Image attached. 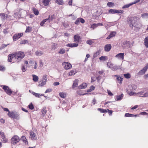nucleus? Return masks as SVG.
<instances>
[{
	"mask_svg": "<svg viewBox=\"0 0 148 148\" xmlns=\"http://www.w3.org/2000/svg\"><path fill=\"white\" fill-rule=\"evenodd\" d=\"M129 23H130V26L132 28H133L134 26L138 28H140L142 25L139 22L134 19L132 20V18Z\"/></svg>",
	"mask_w": 148,
	"mask_h": 148,
	"instance_id": "nucleus-1",
	"label": "nucleus"
},
{
	"mask_svg": "<svg viewBox=\"0 0 148 148\" xmlns=\"http://www.w3.org/2000/svg\"><path fill=\"white\" fill-rule=\"evenodd\" d=\"M15 58L17 59L18 62H20L25 56V54L23 52L19 51L14 53Z\"/></svg>",
	"mask_w": 148,
	"mask_h": 148,
	"instance_id": "nucleus-2",
	"label": "nucleus"
},
{
	"mask_svg": "<svg viewBox=\"0 0 148 148\" xmlns=\"http://www.w3.org/2000/svg\"><path fill=\"white\" fill-rule=\"evenodd\" d=\"M20 139L17 135H14L11 139V143L12 144L15 145L19 142Z\"/></svg>",
	"mask_w": 148,
	"mask_h": 148,
	"instance_id": "nucleus-3",
	"label": "nucleus"
},
{
	"mask_svg": "<svg viewBox=\"0 0 148 148\" xmlns=\"http://www.w3.org/2000/svg\"><path fill=\"white\" fill-rule=\"evenodd\" d=\"M107 66L110 68L112 70L115 71L119 69L120 66H119L114 65L110 63H108Z\"/></svg>",
	"mask_w": 148,
	"mask_h": 148,
	"instance_id": "nucleus-4",
	"label": "nucleus"
},
{
	"mask_svg": "<svg viewBox=\"0 0 148 148\" xmlns=\"http://www.w3.org/2000/svg\"><path fill=\"white\" fill-rule=\"evenodd\" d=\"M148 69V63L145 66L139 71L137 74L138 75H141L144 74Z\"/></svg>",
	"mask_w": 148,
	"mask_h": 148,
	"instance_id": "nucleus-5",
	"label": "nucleus"
},
{
	"mask_svg": "<svg viewBox=\"0 0 148 148\" xmlns=\"http://www.w3.org/2000/svg\"><path fill=\"white\" fill-rule=\"evenodd\" d=\"M2 87L5 92L8 94L10 95L12 93V92L8 86H2Z\"/></svg>",
	"mask_w": 148,
	"mask_h": 148,
	"instance_id": "nucleus-6",
	"label": "nucleus"
},
{
	"mask_svg": "<svg viewBox=\"0 0 148 148\" xmlns=\"http://www.w3.org/2000/svg\"><path fill=\"white\" fill-rule=\"evenodd\" d=\"M8 115L10 117L15 119H17L18 116V115L17 113L13 112H9L8 113Z\"/></svg>",
	"mask_w": 148,
	"mask_h": 148,
	"instance_id": "nucleus-7",
	"label": "nucleus"
},
{
	"mask_svg": "<svg viewBox=\"0 0 148 148\" xmlns=\"http://www.w3.org/2000/svg\"><path fill=\"white\" fill-rule=\"evenodd\" d=\"M62 65L64 66V68L66 70L70 69L72 67L71 64L68 62H63Z\"/></svg>",
	"mask_w": 148,
	"mask_h": 148,
	"instance_id": "nucleus-8",
	"label": "nucleus"
},
{
	"mask_svg": "<svg viewBox=\"0 0 148 148\" xmlns=\"http://www.w3.org/2000/svg\"><path fill=\"white\" fill-rule=\"evenodd\" d=\"M23 35V33H18L15 34L13 36V39L14 41H16L21 38Z\"/></svg>",
	"mask_w": 148,
	"mask_h": 148,
	"instance_id": "nucleus-9",
	"label": "nucleus"
},
{
	"mask_svg": "<svg viewBox=\"0 0 148 148\" xmlns=\"http://www.w3.org/2000/svg\"><path fill=\"white\" fill-rule=\"evenodd\" d=\"M0 136L2 139V141L3 143H6L8 141V139L6 138L5 134L2 131L0 132Z\"/></svg>",
	"mask_w": 148,
	"mask_h": 148,
	"instance_id": "nucleus-10",
	"label": "nucleus"
},
{
	"mask_svg": "<svg viewBox=\"0 0 148 148\" xmlns=\"http://www.w3.org/2000/svg\"><path fill=\"white\" fill-rule=\"evenodd\" d=\"M114 76L117 77L116 79L117 80L118 82L120 84H121L123 78V76H121L120 77L117 75H114Z\"/></svg>",
	"mask_w": 148,
	"mask_h": 148,
	"instance_id": "nucleus-11",
	"label": "nucleus"
},
{
	"mask_svg": "<svg viewBox=\"0 0 148 148\" xmlns=\"http://www.w3.org/2000/svg\"><path fill=\"white\" fill-rule=\"evenodd\" d=\"M15 58L14 53L9 54L8 56V61L10 62H12V59Z\"/></svg>",
	"mask_w": 148,
	"mask_h": 148,
	"instance_id": "nucleus-12",
	"label": "nucleus"
},
{
	"mask_svg": "<svg viewBox=\"0 0 148 148\" xmlns=\"http://www.w3.org/2000/svg\"><path fill=\"white\" fill-rule=\"evenodd\" d=\"M112 48V45L110 44H108L106 45L104 47V51H109Z\"/></svg>",
	"mask_w": 148,
	"mask_h": 148,
	"instance_id": "nucleus-13",
	"label": "nucleus"
},
{
	"mask_svg": "<svg viewBox=\"0 0 148 148\" xmlns=\"http://www.w3.org/2000/svg\"><path fill=\"white\" fill-rule=\"evenodd\" d=\"M30 138L32 140H36L37 138L36 134L33 132H30Z\"/></svg>",
	"mask_w": 148,
	"mask_h": 148,
	"instance_id": "nucleus-14",
	"label": "nucleus"
},
{
	"mask_svg": "<svg viewBox=\"0 0 148 148\" xmlns=\"http://www.w3.org/2000/svg\"><path fill=\"white\" fill-rule=\"evenodd\" d=\"M116 34V32L115 31H113L110 33L109 36L106 38V39L108 40L114 37Z\"/></svg>",
	"mask_w": 148,
	"mask_h": 148,
	"instance_id": "nucleus-15",
	"label": "nucleus"
},
{
	"mask_svg": "<svg viewBox=\"0 0 148 148\" xmlns=\"http://www.w3.org/2000/svg\"><path fill=\"white\" fill-rule=\"evenodd\" d=\"M81 39L80 36L78 35H75L74 36V42L77 43L79 42V40Z\"/></svg>",
	"mask_w": 148,
	"mask_h": 148,
	"instance_id": "nucleus-16",
	"label": "nucleus"
},
{
	"mask_svg": "<svg viewBox=\"0 0 148 148\" xmlns=\"http://www.w3.org/2000/svg\"><path fill=\"white\" fill-rule=\"evenodd\" d=\"M23 10L22 9H20L19 10V12H16L14 14V17L16 18H17L21 17V12Z\"/></svg>",
	"mask_w": 148,
	"mask_h": 148,
	"instance_id": "nucleus-17",
	"label": "nucleus"
},
{
	"mask_svg": "<svg viewBox=\"0 0 148 148\" xmlns=\"http://www.w3.org/2000/svg\"><path fill=\"white\" fill-rule=\"evenodd\" d=\"M124 53H120L116 55L115 57L119 59H121L123 60L124 58Z\"/></svg>",
	"mask_w": 148,
	"mask_h": 148,
	"instance_id": "nucleus-18",
	"label": "nucleus"
},
{
	"mask_svg": "<svg viewBox=\"0 0 148 148\" xmlns=\"http://www.w3.org/2000/svg\"><path fill=\"white\" fill-rule=\"evenodd\" d=\"M66 46L68 47L72 48L77 47L78 46V44L77 43H69L66 45Z\"/></svg>",
	"mask_w": 148,
	"mask_h": 148,
	"instance_id": "nucleus-19",
	"label": "nucleus"
},
{
	"mask_svg": "<svg viewBox=\"0 0 148 148\" xmlns=\"http://www.w3.org/2000/svg\"><path fill=\"white\" fill-rule=\"evenodd\" d=\"M87 85V84L86 83H84L82 84L79 86V88L80 89L85 88Z\"/></svg>",
	"mask_w": 148,
	"mask_h": 148,
	"instance_id": "nucleus-20",
	"label": "nucleus"
},
{
	"mask_svg": "<svg viewBox=\"0 0 148 148\" xmlns=\"http://www.w3.org/2000/svg\"><path fill=\"white\" fill-rule=\"evenodd\" d=\"M78 81H79L77 79H76L74 80L72 85V87L73 88H74L77 86Z\"/></svg>",
	"mask_w": 148,
	"mask_h": 148,
	"instance_id": "nucleus-21",
	"label": "nucleus"
},
{
	"mask_svg": "<svg viewBox=\"0 0 148 148\" xmlns=\"http://www.w3.org/2000/svg\"><path fill=\"white\" fill-rule=\"evenodd\" d=\"M46 82L43 80L39 82V84L38 85L39 86L42 87L43 86L46 84Z\"/></svg>",
	"mask_w": 148,
	"mask_h": 148,
	"instance_id": "nucleus-22",
	"label": "nucleus"
},
{
	"mask_svg": "<svg viewBox=\"0 0 148 148\" xmlns=\"http://www.w3.org/2000/svg\"><path fill=\"white\" fill-rule=\"evenodd\" d=\"M101 51L100 50H99L97 51L96 52L94 53L93 55V58H95L97 57L98 56L100 53Z\"/></svg>",
	"mask_w": 148,
	"mask_h": 148,
	"instance_id": "nucleus-23",
	"label": "nucleus"
},
{
	"mask_svg": "<svg viewBox=\"0 0 148 148\" xmlns=\"http://www.w3.org/2000/svg\"><path fill=\"white\" fill-rule=\"evenodd\" d=\"M33 77V80L34 82H37L38 80V76L35 75H32Z\"/></svg>",
	"mask_w": 148,
	"mask_h": 148,
	"instance_id": "nucleus-24",
	"label": "nucleus"
},
{
	"mask_svg": "<svg viewBox=\"0 0 148 148\" xmlns=\"http://www.w3.org/2000/svg\"><path fill=\"white\" fill-rule=\"evenodd\" d=\"M55 18V15L53 14L51 16H49V18L47 19V20H49V22H51Z\"/></svg>",
	"mask_w": 148,
	"mask_h": 148,
	"instance_id": "nucleus-25",
	"label": "nucleus"
},
{
	"mask_svg": "<svg viewBox=\"0 0 148 148\" xmlns=\"http://www.w3.org/2000/svg\"><path fill=\"white\" fill-rule=\"evenodd\" d=\"M144 44L145 47L147 48L148 47V36L146 37L144 40Z\"/></svg>",
	"mask_w": 148,
	"mask_h": 148,
	"instance_id": "nucleus-26",
	"label": "nucleus"
},
{
	"mask_svg": "<svg viewBox=\"0 0 148 148\" xmlns=\"http://www.w3.org/2000/svg\"><path fill=\"white\" fill-rule=\"evenodd\" d=\"M34 14L36 15H38L39 14V11L36 8H34L32 9Z\"/></svg>",
	"mask_w": 148,
	"mask_h": 148,
	"instance_id": "nucleus-27",
	"label": "nucleus"
},
{
	"mask_svg": "<svg viewBox=\"0 0 148 148\" xmlns=\"http://www.w3.org/2000/svg\"><path fill=\"white\" fill-rule=\"evenodd\" d=\"M21 140L23 141L24 143H25V144H27L28 142L27 140L26 137L25 136H23L21 138Z\"/></svg>",
	"mask_w": 148,
	"mask_h": 148,
	"instance_id": "nucleus-28",
	"label": "nucleus"
},
{
	"mask_svg": "<svg viewBox=\"0 0 148 148\" xmlns=\"http://www.w3.org/2000/svg\"><path fill=\"white\" fill-rule=\"evenodd\" d=\"M50 0H43V3L45 6H47L49 4Z\"/></svg>",
	"mask_w": 148,
	"mask_h": 148,
	"instance_id": "nucleus-29",
	"label": "nucleus"
},
{
	"mask_svg": "<svg viewBox=\"0 0 148 148\" xmlns=\"http://www.w3.org/2000/svg\"><path fill=\"white\" fill-rule=\"evenodd\" d=\"M43 54L41 51H37L35 53V54L37 56H40Z\"/></svg>",
	"mask_w": 148,
	"mask_h": 148,
	"instance_id": "nucleus-30",
	"label": "nucleus"
},
{
	"mask_svg": "<svg viewBox=\"0 0 148 148\" xmlns=\"http://www.w3.org/2000/svg\"><path fill=\"white\" fill-rule=\"evenodd\" d=\"M56 2L60 5H62L63 4V0H55Z\"/></svg>",
	"mask_w": 148,
	"mask_h": 148,
	"instance_id": "nucleus-31",
	"label": "nucleus"
},
{
	"mask_svg": "<svg viewBox=\"0 0 148 148\" xmlns=\"http://www.w3.org/2000/svg\"><path fill=\"white\" fill-rule=\"evenodd\" d=\"M76 72L74 70H71L68 73V75L69 76L74 75Z\"/></svg>",
	"mask_w": 148,
	"mask_h": 148,
	"instance_id": "nucleus-32",
	"label": "nucleus"
},
{
	"mask_svg": "<svg viewBox=\"0 0 148 148\" xmlns=\"http://www.w3.org/2000/svg\"><path fill=\"white\" fill-rule=\"evenodd\" d=\"M32 30V28L29 26L27 27L25 31L26 33L29 32Z\"/></svg>",
	"mask_w": 148,
	"mask_h": 148,
	"instance_id": "nucleus-33",
	"label": "nucleus"
},
{
	"mask_svg": "<svg viewBox=\"0 0 148 148\" xmlns=\"http://www.w3.org/2000/svg\"><path fill=\"white\" fill-rule=\"evenodd\" d=\"M124 77L126 79L130 78L131 77V75L130 73H126L123 75Z\"/></svg>",
	"mask_w": 148,
	"mask_h": 148,
	"instance_id": "nucleus-34",
	"label": "nucleus"
},
{
	"mask_svg": "<svg viewBox=\"0 0 148 148\" xmlns=\"http://www.w3.org/2000/svg\"><path fill=\"white\" fill-rule=\"evenodd\" d=\"M47 111L45 109V108H43L41 111L42 112V115L43 116L45 115L47 113Z\"/></svg>",
	"mask_w": 148,
	"mask_h": 148,
	"instance_id": "nucleus-35",
	"label": "nucleus"
},
{
	"mask_svg": "<svg viewBox=\"0 0 148 148\" xmlns=\"http://www.w3.org/2000/svg\"><path fill=\"white\" fill-rule=\"evenodd\" d=\"M65 50L63 48L61 49L60 51L58 52V53L60 54H63L65 52Z\"/></svg>",
	"mask_w": 148,
	"mask_h": 148,
	"instance_id": "nucleus-36",
	"label": "nucleus"
},
{
	"mask_svg": "<svg viewBox=\"0 0 148 148\" xmlns=\"http://www.w3.org/2000/svg\"><path fill=\"white\" fill-rule=\"evenodd\" d=\"M59 95L62 98H65L66 97V94L62 92H60Z\"/></svg>",
	"mask_w": 148,
	"mask_h": 148,
	"instance_id": "nucleus-37",
	"label": "nucleus"
},
{
	"mask_svg": "<svg viewBox=\"0 0 148 148\" xmlns=\"http://www.w3.org/2000/svg\"><path fill=\"white\" fill-rule=\"evenodd\" d=\"M97 27V25L96 23H94L91 26L90 28H92V29L94 30L95 28H96Z\"/></svg>",
	"mask_w": 148,
	"mask_h": 148,
	"instance_id": "nucleus-38",
	"label": "nucleus"
},
{
	"mask_svg": "<svg viewBox=\"0 0 148 148\" xmlns=\"http://www.w3.org/2000/svg\"><path fill=\"white\" fill-rule=\"evenodd\" d=\"M133 5L132 3H130V4H126L123 7V8H129L130 6H131V5Z\"/></svg>",
	"mask_w": 148,
	"mask_h": 148,
	"instance_id": "nucleus-39",
	"label": "nucleus"
},
{
	"mask_svg": "<svg viewBox=\"0 0 148 148\" xmlns=\"http://www.w3.org/2000/svg\"><path fill=\"white\" fill-rule=\"evenodd\" d=\"M95 87L93 86H92L90 87V89L87 90V92H91L92 90H94L95 89Z\"/></svg>",
	"mask_w": 148,
	"mask_h": 148,
	"instance_id": "nucleus-40",
	"label": "nucleus"
},
{
	"mask_svg": "<svg viewBox=\"0 0 148 148\" xmlns=\"http://www.w3.org/2000/svg\"><path fill=\"white\" fill-rule=\"evenodd\" d=\"M86 43L90 45H91L93 43V42L92 40L90 39L86 41Z\"/></svg>",
	"mask_w": 148,
	"mask_h": 148,
	"instance_id": "nucleus-41",
	"label": "nucleus"
},
{
	"mask_svg": "<svg viewBox=\"0 0 148 148\" xmlns=\"http://www.w3.org/2000/svg\"><path fill=\"white\" fill-rule=\"evenodd\" d=\"M107 5L109 7H111L114 6V4L112 2H109L107 3Z\"/></svg>",
	"mask_w": 148,
	"mask_h": 148,
	"instance_id": "nucleus-42",
	"label": "nucleus"
},
{
	"mask_svg": "<svg viewBox=\"0 0 148 148\" xmlns=\"http://www.w3.org/2000/svg\"><path fill=\"white\" fill-rule=\"evenodd\" d=\"M107 56H102L100 57L99 60H103L105 61L107 59Z\"/></svg>",
	"mask_w": 148,
	"mask_h": 148,
	"instance_id": "nucleus-43",
	"label": "nucleus"
},
{
	"mask_svg": "<svg viewBox=\"0 0 148 148\" xmlns=\"http://www.w3.org/2000/svg\"><path fill=\"white\" fill-rule=\"evenodd\" d=\"M5 70V67L3 66L0 65V71H4Z\"/></svg>",
	"mask_w": 148,
	"mask_h": 148,
	"instance_id": "nucleus-44",
	"label": "nucleus"
},
{
	"mask_svg": "<svg viewBox=\"0 0 148 148\" xmlns=\"http://www.w3.org/2000/svg\"><path fill=\"white\" fill-rule=\"evenodd\" d=\"M47 21V19H44L40 23V25L41 26H43V25L45 24V23Z\"/></svg>",
	"mask_w": 148,
	"mask_h": 148,
	"instance_id": "nucleus-45",
	"label": "nucleus"
},
{
	"mask_svg": "<svg viewBox=\"0 0 148 148\" xmlns=\"http://www.w3.org/2000/svg\"><path fill=\"white\" fill-rule=\"evenodd\" d=\"M28 107L31 110H33L34 108V106L32 103L28 106Z\"/></svg>",
	"mask_w": 148,
	"mask_h": 148,
	"instance_id": "nucleus-46",
	"label": "nucleus"
},
{
	"mask_svg": "<svg viewBox=\"0 0 148 148\" xmlns=\"http://www.w3.org/2000/svg\"><path fill=\"white\" fill-rule=\"evenodd\" d=\"M32 93L36 97H39L40 96V94L36 93L35 92H33Z\"/></svg>",
	"mask_w": 148,
	"mask_h": 148,
	"instance_id": "nucleus-47",
	"label": "nucleus"
},
{
	"mask_svg": "<svg viewBox=\"0 0 148 148\" xmlns=\"http://www.w3.org/2000/svg\"><path fill=\"white\" fill-rule=\"evenodd\" d=\"M79 22H81L82 23H84L85 22V20L82 18H79Z\"/></svg>",
	"mask_w": 148,
	"mask_h": 148,
	"instance_id": "nucleus-48",
	"label": "nucleus"
},
{
	"mask_svg": "<svg viewBox=\"0 0 148 148\" xmlns=\"http://www.w3.org/2000/svg\"><path fill=\"white\" fill-rule=\"evenodd\" d=\"M123 94H121V95H119L117 97V100H121L122 98V95Z\"/></svg>",
	"mask_w": 148,
	"mask_h": 148,
	"instance_id": "nucleus-49",
	"label": "nucleus"
},
{
	"mask_svg": "<svg viewBox=\"0 0 148 148\" xmlns=\"http://www.w3.org/2000/svg\"><path fill=\"white\" fill-rule=\"evenodd\" d=\"M42 79L43 81L47 82V75H44L43 76Z\"/></svg>",
	"mask_w": 148,
	"mask_h": 148,
	"instance_id": "nucleus-50",
	"label": "nucleus"
},
{
	"mask_svg": "<svg viewBox=\"0 0 148 148\" xmlns=\"http://www.w3.org/2000/svg\"><path fill=\"white\" fill-rule=\"evenodd\" d=\"M0 16H1L2 19H4L5 17V14L4 13H2L0 14Z\"/></svg>",
	"mask_w": 148,
	"mask_h": 148,
	"instance_id": "nucleus-51",
	"label": "nucleus"
},
{
	"mask_svg": "<svg viewBox=\"0 0 148 148\" xmlns=\"http://www.w3.org/2000/svg\"><path fill=\"white\" fill-rule=\"evenodd\" d=\"M115 9H110L109 11L110 13L114 14L115 13Z\"/></svg>",
	"mask_w": 148,
	"mask_h": 148,
	"instance_id": "nucleus-52",
	"label": "nucleus"
},
{
	"mask_svg": "<svg viewBox=\"0 0 148 148\" xmlns=\"http://www.w3.org/2000/svg\"><path fill=\"white\" fill-rule=\"evenodd\" d=\"M28 41L27 40H23L21 41L20 42L21 44H26V43H27Z\"/></svg>",
	"mask_w": 148,
	"mask_h": 148,
	"instance_id": "nucleus-53",
	"label": "nucleus"
},
{
	"mask_svg": "<svg viewBox=\"0 0 148 148\" xmlns=\"http://www.w3.org/2000/svg\"><path fill=\"white\" fill-rule=\"evenodd\" d=\"M115 13H123L122 11L121 10H115Z\"/></svg>",
	"mask_w": 148,
	"mask_h": 148,
	"instance_id": "nucleus-54",
	"label": "nucleus"
},
{
	"mask_svg": "<svg viewBox=\"0 0 148 148\" xmlns=\"http://www.w3.org/2000/svg\"><path fill=\"white\" fill-rule=\"evenodd\" d=\"M52 89H51H51H50V88L47 89L45 91V93H48V92H50L52 91Z\"/></svg>",
	"mask_w": 148,
	"mask_h": 148,
	"instance_id": "nucleus-55",
	"label": "nucleus"
},
{
	"mask_svg": "<svg viewBox=\"0 0 148 148\" xmlns=\"http://www.w3.org/2000/svg\"><path fill=\"white\" fill-rule=\"evenodd\" d=\"M35 61L33 60H30L29 61V63L30 64V65L31 66H32L34 64V63Z\"/></svg>",
	"mask_w": 148,
	"mask_h": 148,
	"instance_id": "nucleus-56",
	"label": "nucleus"
},
{
	"mask_svg": "<svg viewBox=\"0 0 148 148\" xmlns=\"http://www.w3.org/2000/svg\"><path fill=\"white\" fill-rule=\"evenodd\" d=\"M107 92L108 95L110 96H112L113 95V94L111 92L110 90H108Z\"/></svg>",
	"mask_w": 148,
	"mask_h": 148,
	"instance_id": "nucleus-57",
	"label": "nucleus"
},
{
	"mask_svg": "<svg viewBox=\"0 0 148 148\" xmlns=\"http://www.w3.org/2000/svg\"><path fill=\"white\" fill-rule=\"evenodd\" d=\"M97 110L100 111L101 112L104 113V109L101 108H98Z\"/></svg>",
	"mask_w": 148,
	"mask_h": 148,
	"instance_id": "nucleus-58",
	"label": "nucleus"
},
{
	"mask_svg": "<svg viewBox=\"0 0 148 148\" xmlns=\"http://www.w3.org/2000/svg\"><path fill=\"white\" fill-rule=\"evenodd\" d=\"M142 97H148V92H146L143 95V96H141Z\"/></svg>",
	"mask_w": 148,
	"mask_h": 148,
	"instance_id": "nucleus-59",
	"label": "nucleus"
},
{
	"mask_svg": "<svg viewBox=\"0 0 148 148\" xmlns=\"http://www.w3.org/2000/svg\"><path fill=\"white\" fill-rule=\"evenodd\" d=\"M79 23L80 22L78 18L75 21V24L78 25Z\"/></svg>",
	"mask_w": 148,
	"mask_h": 148,
	"instance_id": "nucleus-60",
	"label": "nucleus"
},
{
	"mask_svg": "<svg viewBox=\"0 0 148 148\" xmlns=\"http://www.w3.org/2000/svg\"><path fill=\"white\" fill-rule=\"evenodd\" d=\"M143 92H138L137 93V94L138 95L140 96V97H142L141 96H143Z\"/></svg>",
	"mask_w": 148,
	"mask_h": 148,
	"instance_id": "nucleus-61",
	"label": "nucleus"
},
{
	"mask_svg": "<svg viewBox=\"0 0 148 148\" xmlns=\"http://www.w3.org/2000/svg\"><path fill=\"white\" fill-rule=\"evenodd\" d=\"M147 16H148V13H144L141 15V16L143 18Z\"/></svg>",
	"mask_w": 148,
	"mask_h": 148,
	"instance_id": "nucleus-62",
	"label": "nucleus"
},
{
	"mask_svg": "<svg viewBox=\"0 0 148 148\" xmlns=\"http://www.w3.org/2000/svg\"><path fill=\"white\" fill-rule=\"evenodd\" d=\"M39 65L41 67L43 65V63L42 61V60H40L39 61Z\"/></svg>",
	"mask_w": 148,
	"mask_h": 148,
	"instance_id": "nucleus-63",
	"label": "nucleus"
},
{
	"mask_svg": "<svg viewBox=\"0 0 148 148\" xmlns=\"http://www.w3.org/2000/svg\"><path fill=\"white\" fill-rule=\"evenodd\" d=\"M107 110H108V114L110 115H111L112 114L113 111L112 110H110L109 109H108Z\"/></svg>",
	"mask_w": 148,
	"mask_h": 148,
	"instance_id": "nucleus-64",
	"label": "nucleus"
}]
</instances>
